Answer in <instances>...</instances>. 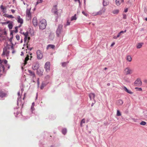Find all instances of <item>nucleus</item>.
<instances>
[{"instance_id":"obj_39","label":"nucleus","mask_w":147,"mask_h":147,"mask_svg":"<svg viewBox=\"0 0 147 147\" xmlns=\"http://www.w3.org/2000/svg\"><path fill=\"white\" fill-rule=\"evenodd\" d=\"M92 15L93 16H96L97 15H98V14L97 13V12L92 13Z\"/></svg>"},{"instance_id":"obj_35","label":"nucleus","mask_w":147,"mask_h":147,"mask_svg":"<svg viewBox=\"0 0 147 147\" xmlns=\"http://www.w3.org/2000/svg\"><path fill=\"white\" fill-rule=\"evenodd\" d=\"M17 104L18 105L19 104L20 105H21L22 106L23 105V104H22L21 102V101L20 100H18Z\"/></svg>"},{"instance_id":"obj_30","label":"nucleus","mask_w":147,"mask_h":147,"mask_svg":"<svg viewBox=\"0 0 147 147\" xmlns=\"http://www.w3.org/2000/svg\"><path fill=\"white\" fill-rule=\"evenodd\" d=\"M0 8L2 10V11L4 13L5 10L6 9V7H4L3 5H1Z\"/></svg>"},{"instance_id":"obj_17","label":"nucleus","mask_w":147,"mask_h":147,"mask_svg":"<svg viewBox=\"0 0 147 147\" xmlns=\"http://www.w3.org/2000/svg\"><path fill=\"white\" fill-rule=\"evenodd\" d=\"M28 72L29 73L30 75L32 76L33 78L35 77V75L34 73V72L30 70H28Z\"/></svg>"},{"instance_id":"obj_14","label":"nucleus","mask_w":147,"mask_h":147,"mask_svg":"<svg viewBox=\"0 0 147 147\" xmlns=\"http://www.w3.org/2000/svg\"><path fill=\"white\" fill-rule=\"evenodd\" d=\"M105 11V8H103L102 9L99 11L97 12L98 15H101L102 13H104Z\"/></svg>"},{"instance_id":"obj_44","label":"nucleus","mask_w":147,"mask_h":147,"mask_svg":"<svg viewBox=\"0 0 147 147\" xmlns=\"http://www.w3.org/2000/svg\"><path fill=\"white\" fill-rule=\"evenodd\" d=\"M123 19H126L127 16H126V14H123Z\"/></svg>"},{"instance_id":"obj_7","label":"nucleus","mask_w":147,"mask_h":147,"mask_svg":"<svg viewBox=\"0 0 147 147\" xmlns=\"http://www.w3.org/2000/svg\"><path fill=\"white\" fill-rule=\"evenodd\" d=\"M39 67V64L38 63L36 62L34 63L33 64L32 66V68L34 70L37 69Z\"/></svg>"},{"instance_id":"obj_34","label":"nucleus","mask_w":147,"mask_h":147,"mask_svg":"<svg viewBox=\"0 0 147 147\" xmlns=\"http://www.w3.org/2000/svg\"><path fill=\"white\" fill-rule=\"evenodd\" d=\"M85 120L84 119H82V120L81 121V126H82V124L83 123H85Z\"/></svg>"},{"instance_id":"obj_52","label":"nucleus","mask_w":147,"mask_h":147,"mask_svg":"<svg viewBox=\"0 0 147 147\" xmlns=\"http://www.w3.org/2000/svg\"><path fill=\"white\" fill-rule=\"evenodd\" d=\"M118 38V37H117V36H115L114 37H113V38L114 39H117V38Z\"/></svg>"},{"instance_id":"obj_53","label":"nucleus","mask_w":147,"mask_h":147,"mask_svg":"<svg viewBox=\"0 0 147 147\" xmlns=\"http://www.w3.org/2000/svg\"><path fill=\"white\" fill-rule=\"evenodd\" d=\"M10 23V22L9 21H7L6 22V24H9Z\"/></svg>"},{"instance_id":"obj_46","label":"nucleus","mask_w":147,"mask_h":147,"mask_svg":"<svg viewBox=\"0 0 147 147\" xmlns=\"http://www.w3.org/2000/svg\"><path fill=\"white\" fill-rule=\"evenodd\" d=\"M70 22H69L68 20L67 22L66 25H67L68 26L70 25Z\"/></svg>"},{"instance_id":"obj_3","label":"nucleus","mask_w":147,"mask_h":147,"mask_svg":"<svg viewBox=\"0 0 147 147\" xmlns=\"http://www.w3.org/2000/svg\"><path fill=\"white\" fill-rule=\"evenodd\" d=\"M47 25L46 20L43 19L41 20L39 23V26L40 29L43 30L46 28Z\"/></svg>"},{"instance_id":"obj_4","label":"nucleus","mask_w":147,"mask_h":147,"mask_svg":"<svg viewBox=\"0 0 147 147\" xmlns=\"http://www.w3.org/2000/svg\"><path fill=\"white\" fill-rule=\"evenodd\" d=\"M9 46L8 45H6L5 46L3 49V52L2 55H5L7 56L9 55Z\"/></svg>"},{"instance_id":"obj_38","label":"nucleus","mask_w":147,"mask_h":147,"mask_svg":"<svg viewBox=\"0 0 147 147\" xmlns=\"http://www.w3.org/2000/svg\"><path fill=\"white\" fill-rule=\"evenodd\" d=\"M121 115V114L119 111L118 110H117V116H120Z\"/></svg>"},{"instance_id":"obj_29","label":"nucleus","mask_w":147,"mask_h":147,"mask_svg":"<svg viewBox=\"0 0 147 147\" xmlns=\"http://www.w3.org/2000/svg\"><path fill=\"white\" fill-rule=\"evenodd\" d=\"M13 26L12 22H11L8 24V27L10 29H12Z\"/></svg>"},{"instance_id":"obj_58","label":"nucleus","mask_w":147,"mask_h":147,"mask_svg":"<svg viewBox=\"0 0 147 147\" xmlns=\"http://www.w3.org/2000/svg\"><path fill=\"white\" fill-rule=\"evenodd\" d=\"M22 42H23V41H22V40H21L20 43H22Z\"/></svg>"},{"instance_id":"obj_63","label":"nucleus","mask_w":147,"mask_h":147,"mask_svg":"<svg viewBox=\"0 0 147 147\" xmlns=\"http://www.w3.org/2000/svg\"><path fill=\"white\" fill-rule=\"evenodd\" d=\"M29 50H32V48H30Z\"/></svg>"},{"instance_id":"obj_55","label":"nucleus","mask_w":147,"mask_h":147,"mask_svg":"<svg viewBox=\"0 0 147 147\" xmlns=\"http://www.w3.org/2000/svg\"><path fill=\"white\" fill-rule=\"evenodd\" d=\"M121 3L123 2H124V0H121Z\"/></svg>"},{"instance_id":"obj_6","label":"nucleus","mask_w":147,"mask_h":147,"mask_svg":"<svg viewBox=\"0 0 147 147\" xmlns=\"http://www.w3.org/2000/svg\"><path fill=\"white\" fill-rule=\"evenodd\" d=\"M36 53L38 59H41L43 56L42 52L40 50H38L37 51Z\"/></svg>"},{"instance_id":"obj_36","label":"nucleus","mask_w":147,"mask_h":147,"mask_svg":"<svg viewBox=\"0 0 147 147\" xmlns=\"http://www.w3.org/2000/svg\"><path fill=\"white\" fill-rule=\"evenodd\" d=\"M6 17L9 18H14V17L12 15H7Z\"/></svg>"},{"instance_id":"obj_42","label":"nucleus","mask_w":147,"mask_h":147,"mask_svg":"<svg viewBox=\"0 0 147 147\" xmlns=\"http://www.w3.org/2000/svg\"><path fill=\"white\" fill-rule=\"evenodd\" d=\"M45 86V85L43 83H42L40 86L41 89H42Z\"/></svg>"},{"instance_id":"obj_32","label":"nucleus","mask_w":147,"mask_h":147,"mask_svg":"<svg viewBox=\"0 0 147 147\" xmlns=\"http://www.w3.org/2000/svg\"><path fill=\"white\" fill-rule=\"evenodd\" d=\"M103 5L104 6H105L107 5H108V3L107 2L105 1V0H103Z\"/></svg>"},{"instance_id":"obj_9","label":"nucleus","mask_w":147,"mask_h":147,"mask_svg":"<svg viewBox=\"0 0 147 147\" xmlns=\"http://www.w3.org/2000/svg\"><path fill=\"white\" fill-rule=\"evenodd\" d=\"M16 20H17L18 22L20 24V25H21L23 23V20L19 16H17Z\"/></svg>"},{"instance_id":"obj_54","label":"nucleus","mask_w":147,"mask_h":147,"mask_svg":"<svg viewBox=\"0 0 147 147\" xmlns=\"http://www.w3.org/2000/svg\"><path fill=\"white\" fill-rule=\"evenodd\" d=\"M24 55L23 52H21V53L20 55Z\"/></svg>"},{"instance_id":"obj_8","label":"nucleus","mask_w":147,"mask_h":147,"mask_svg":"<svg viewBox=\"0 0 147 147\" xmlns=\"http://www.w3.org/2000/svg\"><path fill=\"white\" fill-rule=\"evenodd\" d=\"M50 63L49 62H47L45 65V68L47 71H49L50 69Z\"/></svg>"},{"instance_id":"obj_10","label":"nucleus","mask_w":147,"mask_h":147,"mask_svg":"<svg viewBox=\"0 0 147 147\" xmlns=\"http://www.w3.org/2000/svg\"><path fill=\"white\" fill-rule=\"evenodd\" d=\"M21 34H22L24 36V41L25 42H27V41L28 39V32H23L22 33L21 32Z\"/></svg>"},{"instance_id":"obj_61","label":"nucleus","mask_w":147,"mask_h":147,"mask_svg":"<svg viewBox=\"0 0 147 147\" xmlns=\"http://www.w3.org/2000/svg\"><path fill=\"white\" fill-rule=\"evenodd\" d=\"M128 3H131L129 1H128Z\"/></svg>"},{"instance_id":"obj_20","label":"nucleus","mask_w":147,"mask_h":147,"mask_svg":"<svg viewBox=\"0 0 147 147\" xmlns=\"http://www.w3.org/2000/svg\"><path fill=\"white\" fill-rule=\"evenodd\" d=\"M119 12V10L118 9H116L114 10L113 11L112 13L114 14H118Z\"/></svg>"},{"instance_id":"obj_11","label":"nucleus","mask_w":147,"mask_h":147,"mask_svg":"<svg viewBox=\"0 0 147 147\" xmlns=\"http://www.w3.org/2000/svg\"><path fill=\"white\" fill-rule=\"evenodd\" d=\"M135 83L137 84L138 86H140L142 85V82L140 79H137L135 81Z\"/></svg>"},{"instance_id":"obj_19","label":"nucleus","mask_w":147,"mask_h":147,"mask_svg":"<svg viewBox=\"0 0 147 147\" xmlns=\"http://www.w3.org/2000/svg\"><path fill=\"white\" fill-rule=\"evenodd\" d=\"M143 44V43H139L136 45V48L138 49L141 48Z\"/></svg>"},{"instance_id":"obj_50","label":"nucleus","mask_w":147,"mask_h":147,"mask_svg":"<svg viewBox=\"0 0 147 147\" xmlns=\"http://www.w3.org/2000/svg\"><path fill=\"white\" fill-rule=\"evenodd\" d=\"M11 11L13 13H14L15 12V11L13 9H11Z\"/></svg>"},{"instance_id":"obj_26","label":"nucleus","mask_w":147,"mask_h":147,"mask_svg":"<svg viewBox=\"0 0 147 147\" xmlns=\"http://www.w3.org/2000/svg\"><path fill=\"white\" fill-rule=\"evenodd\" d=\"M121 0H116L115 3L117 6H119L121 4Z\"/></svg>"},{"instance_id":"obj_64","label":"nucleus","mask_w":147,"mask_h":147,"mask_svg":"<svg viewBox=\"0 0 147 147\" xmlns=\"http://www.w3.org/2000/svg\"><path fill=\"white\" fill-rule=\"evenodd\" d=\"M134 121H135V119H132Z\"/></svg>"},{"instance_id":"obj_15","label":"nucleus","mask_w":147,"mask_h":147,"mask_svg":"<svg viewBox=\"0 0 147 147\" xmlns=\"http://www.w3.org/2000/svg\"><path fill=\"white\" fill-rule=\"evenodd\" d=\"M117 104L119 106L121 105L123 103V102L121 100H118L117 102Z\"/></svg>"},{"instance_id":"obj_2","label":"nucleus","mask_w":147,"mask_h":147,"mask_svg":"<svg viewBox=\"0 0 147 147\" xmlns=\"http://www.w3.org/2000/svg\"><path fill=\"white\" fill-rule=\"evenodd\" d=\"M52 11L54 14L57 17L60 16L61 13L62 12V10L61 9L58 10L56 6H54L52 9Z\"/></svg>"},{"instance_id":"obj_12","label":"nucleus","mask_w":147,"mask_h":147,"mask_svg":"<svg viewBox=\"0 0 147 147\" xmlns=\"http://www.w3.org/2000/svg\"><path fill=\"white\" fill-rule=\"evenodd\" d=\"M32 23L33 24L34 26H37L38 22L36 18L34 17L33 18L32 20Z\"/></svg>"},{"instance_id":"obj_5","label":"nucleus","mask_w":147,"mask_h":147,"mask_svg":"<svg viewBox=\"0 0 147 147\" xmlns=\"http://www.w3.org/2000/svg\"><path fill=\"white\" fill-rule=\"evenodd\" d=\"M123 73L126 75H130L132 73L133 71L130 67H127L125 69Z\"/></svg>"},{"instance_id":"obj_43","label":"nucleus","mask_w":147,"mask_h":147,"mask_svg":"<svg viewBox=\"0 0 147 147\" xmlns=\"http://www.w3.org/2000/svg\"><path fill=\"white\" fill-rule=\"evenodd\" d=\"M136 89H137L139 91H142V89L141 88H135Z\"/></svg>"},{"instance_id":"obj_47","label":"nucleus","mask_w":147,"mask_h":147,"mask_svg":"<svg viewBox=\"0 0 147 147\" xmlns=\"http://www.w3.org/2000/svg\"><path fill=\"white\" fill-rule=\"evenodd\" d=\"M42 0H38L37 2V3H41L42 2Z\"/></svg>"},{"instance_id":"obj_33","label":"nucleus","mask_w":147,"mask_h":147,"mask_svg":"<svg viewBox=\"0 0 147 147\" xmlns=\"http://www.w3.org/2000/svg\"><path fill=\"white\" fill-rule=\"evenodd\" d=\"M67 132V129H63L62 130V133L64 134L65 135Z\"/></svg>"},{"instance_id":"obj_62","label":"nucleus","mask_w":147,"mask_h":147,"mask_svg":"<svg viewBox=\"0 0 147 147\" xmlns=\"http://www.w3.org/2000/svg\"><path fill=\"white\" fill-rule=\"evenodd\" d=\"M145 20L146 21H147V18H145Z\"/></svg>"},{"instance_id":"obj_51","label":"nucleus","mask_w":147,"mask_h":147,"mask_svg":"<svg viewBox=\"0 0 147 147\" xmlns=\"http://www.w3.org/2000/svg\"><path fill=\"white\" fill-rule=\"evenodd\" d=\"M115 44V42H113L111 45V47H113Z\"/></svg>"},{"instance_id":"obj_45","label":"nucleus","mask_w":147,"mask_h":147,"mask_svg":"<svg viewBox=\"0 0 147 147\" xmlns=\"http://www.w3.org/2000/svg\"><path fill=\"white\" fill-rule=\"evenodd\" d=\"M82 13L84 15L87 16V14L85 13L84 11H82Z\"/></svg>"},{"instance_id":"obj_27","label":"nucleus","mask_w":147,"mask_h":147,"mask_svg":"<svg viewBox=\"0 0 147 147\" xmlns=\"http://www.w3.org/2000/svg\"><path fill=\"white\" fill-rule=\"evenodd\" d=\"M126 32V30H125L124 31H121L120 32L118 33L117 35V37H119L121 35V34H122L124 33H125Z\"/></svg>"},{"instance_id":"obj_40","label":"nucleus","mask_w":147,"mask_h":147,"mask_svg":"<svg viewBox=\"0 0 147 147\" xmlns=\"http://www.w3.org/2000/svg\"><path fill=\"white\" fill-rule=\"evenodd\" d=\"M67 63V62H64L62 63V65L63 66H65Z\"/></svg>"},{"instance_id":"obj_57","label":"nucleus","mask_w":147,"mask_h":147,"mask_svg":"<svg viewBox=\"0 0 147 147\" xmlns=\"http://www.w3.org/2000/svg\"><path fill=\"white\" fill-rule=\"evenodd\" d=\"M18 95L19 96V95H20V92H18Z\"/></svg>"},{"instance_id":"obj_56","label":"nucleus","mask_w":147,"mask_h":147,"mask_svg":"<svg viewBox=\"0 0 147 147\" xmlns=\"http://www.w3.org/2000/svg\"><path fill=\"white\" fill-rule=\"evenodd\" d=\"M37 82H38V84L39 85V81H38V79L37 80Z\"/></svg>"},{"instance_id":"obj_23","label":"nucleus","mask_w":147,"mask_h":147,"mask_svg":"<svg viewBox=\"0 0 147 147\" xmlns=\"http://www.w3.org/2000/svg\"><path fill=\"white\" fill-rule=\"evenodd\" d=\"M127 60L129 62H131L132 60V58L131 56L130 55H128L126 57Z\"/></svg>"},{"instance_id":"obj_31","label":"nucleus","mask_w":147,"mask_h":147,"mask_svg":"<svg viewBox=\"0 0 147 147\" xmlns=\"http://www.w3.org/2000/svg\"><path fill=\"white\" fill-rule=\"evenodd\" d=\"M34 102H33L32 103V106L31 107V109L32 111H34Z\"/></svg>"},{"instance_id":"obj_24","label":"nucleus","mask_w":147,"mask_h":147,"mask_svg":"<svg viewBox=\"0 0 147 147\" xmlns=\"http://www.w3.org/2000/svg\"><path fill=\"white\" fill-rule=\"evenodd\" d=\"M29 56H28V55H27V57L25 58L24 63V65L27 64V61L29 59Z\"/></svg>"},{"instance_id":"obj_13","label":"nucleus","mask_w":147,"mask_h":147,"mask_svg":"<svg viewBox=\"0 0 147 147\" xmlns=\"http://www.w3.org/2000/svg\"><path fill=\"white\" fill-rule=\"evenodd\" d=\"M30 9H27L26 11V15L27 17L30 18L31 16V13H30Z\"/></svg>"},{"instance_id":"obj_59","label":"nucleus","mask_w":147,"mask_h":147,"mask_svg":"<svg viewBox=\"0 0 147 147\" xmlns=\"http://www.w3.org/2000/svg\"><path fill=\"white\" fill-rule=\"evenodd\" d=\"M25 94L24 95V97L23 98V99H24V97H25Z\"/></svg>"},{"instance_id":"obj_49","label":"nucleus","mask_w":147,"mask_h":147,"mask_svg":"<svg viewBox=\"0 0 147 147\" xmlns=\"http://www.w3.org/2000/svg\"><path fill=\"white\" fill-rule=\"evenodd\" d=\"M127 11H128V9L127 8H126V9H125L124 11L125 12H127Z\"/></svg>"},{"instance_id":"obj_28","label":"nucleus","mask_w":147,"mask_h":147,"mask_svg":"<svg viewBox=\"0 0 147 147\" xmlns=\"http://www.w3.org/2000/svg\"><path fill=\"white\" fill-rule=\"evenodd\" d=\"M21 26V25H20L19 26H16L15 28V30L13 31L15 33H16L18 32V29Z\"/></svg>"},{"instance_id":"obj_41","label":"nucleus","mask_w":147,"mask_h":147,"mask_svg":"<svg viewBox=\"0 0 147 147\" xmlns=\"http://www.w3.org/2000/svg\"><path fill=\"white\" fill-rule=\"evenodd\" d=\"M16 38L18 40H19L20 37V36L19 35H16Z\"/></svg>"},{"instance_id":"obj_16","label":"nucleus","mask_w":147,"mask_h":147,"mask_svg":"<svg viewBox=\"0 0 147 147\" xmlns=\"http://www.w3.org/2000/svg\"><path fill=\"white\" fill-rule=\"evenodd\" d=\"M89 96L90 98V100H91L92 99H94L95 96V95L93 93H90L89 94Z\"/></svg>"},{"instance_id":"obj_21","label":"nucleus","mask_w":147,"mask_h":147,"mask_svg":"<svg viewBox=\"0 0 147 147\" xmlns=\"http://www.w3.org/2000/svg\"><path fill=\"white\" fill-rule=\"evenodd\" d=\"M76 16V14H75L74 16H72L71 18V21H72L74 20H76L77 19Z\"/></svg>"},{"instance_id":"obj_25","label":"nucleus","mask_w":147,"mask_h":147,"mask_svg":"<svg viewBox=\"0 0 147 147\" xmlns=\"http://www.w3.org/2000/svg\"><path fill=\"white\" fill-rule=\"evenodd\" d=\"M6 94L2 92H0V97L3 98L6 96Z\"/></svg>"},{"instance_id":"obj_22","label":"nucleus","mask_w":147,"mask_h":147,"mask_svg":"<svg viewBox=\"0 0 147 147\" xmlns=\"http://www.w3.org/2000/svg\"><path fill=\"white\" fill-rule=\"evenodd\" d=\"M55 48V46L53 45H48L47 47V49H48L49 48L54 49Z\"/></svg>"},{"instance_id":"obj_48","label":"nucleus","mask_w":147,"mask_h":147,"mask_svg":"<svg viewBox=\"0 0 147 147\" xmlns=\"http://www.w3.org/2000/svg\"><path fill=\"white\" fill-rule=\"evenodd\" d=\"M30 39V37H28L27 40V41L26 43H28V42L29 40Z\"/></svg>"},{"instance_id":"obj_60","label":"nucleus","mask_w":147,"mask_h":147,"mask_svg":"<svg viewBox=\"0 0 147 147\" xmlns=\"http://www.w3.org/2000/svg\"><path fill=\"white\" fill-rule=\"evenodd\" d=\"M6 34V32L5 31L4 32V34Z\"/></svg>"},{"instance_id":"obj_1","label":"nucleus","mask_w":147,"mask_h":147,"mask_svg":"<svg viewBox=\"0 0 147 147\" xmlns=\"http://www.w3.org/2000/svg\"><path fill=\"white\" fill-rule=\"evenodd\" d=\"M57 36L58 37H63L64 34V32L63 30V25H59L56 31Z\"/></svg>"},{"instance_id":"obj_37","label":"nucleus","mask_w":147,"mask_h":147,"mask_svg":"<svg viewBox=\"0 0 147 147\" xmlns=\"http://www.w3.org/2000/svg\"><path fill=\"white\" fill-rule=\"evenodd\" d=\"M146 122H145V121H142L140 123V124L141 125H146Z\"/></svg>"},{"instance_id":"obj_18","label":"nucleus","mask_w":147,"mask_h":147,"mask_svg":"<svg viewBox=\"0 0 147 147\" xmlns=\"http://www.w3.org/2000/svg\"><path fill=\"white\" fill-rule=\"evenodd\" d=\"M123 89L125 91H126L128 93L131 94H133V92L131 91V90L128 89L125 87H124L123 88Z\"/></svg>"}]
</instances>
